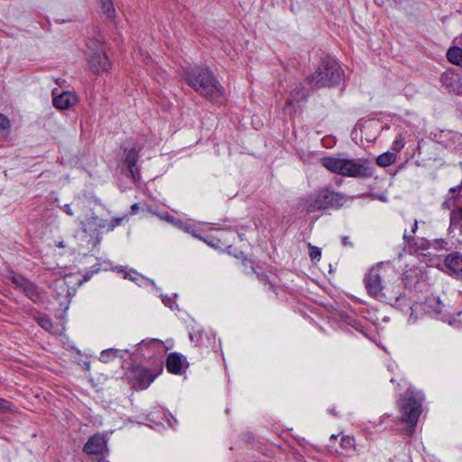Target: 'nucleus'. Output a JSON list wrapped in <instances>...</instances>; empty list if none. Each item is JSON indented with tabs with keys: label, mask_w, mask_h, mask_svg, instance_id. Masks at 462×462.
Wrapping results in <instances>:
<instances>
[{
	"label": "nucleus",
	"mask_w": 462,
	"mask_h": 462,
	"mask_svg": "<svg viewBox=\"0 0 462 462\" xmlns=\"http://www.w3.org/2000/svg\"><path fill=\"white\" fill-rule=\"evenodd\" d=\"M186 83L204 98L217 102L225 95V89L215 75L207 68H195L183 75Z\"/></svg>",
	"instance_id": "1"
},
{
	"label": "nucleus",
	"mask_w": 462,
	"mask_h": 462,
	"mask_svg": "<svg viewBox=\"0 0 462 462\" xmlns=\"http://www.w3.org/2000/svg\"><path fill=\"white\" fill-rule=\"evenodd\" d=\"M346 202V197L340 192L321 189L310 195L304 203L307 212H313L319 209L338 208Z\"/></svg>",
	"instance_id": "2"
},
{
	"label": "nucleus",
	"mask_w": 462,
	"mask_h": 462,
	"mask_svg": "<svg viewBox=\"0 0 462 462\" xmlns=\"http://www.w3.org/2000/svg\"><path fill=\"white\" fill-rule=\"evenodd\" d=\"M343 78V70L335 61H323L309 79L314 88L330 87L338 84Z\"/></svg>",
	"instance_id": "3"
},
{
	"label": "nucleus",
	"mask_w": 462,
	"mask_h": 462,
	"mask_svg": "<svg viewBox=\"0 0 462 462\" xmlns=\"http://www.w3.org/2000/svg\"><path fill=\"white\" fill-rule=\"evenodd\" d=\"M87 48L90 69L95 73L107 71L111 63L105 51L103 42L96 38L88 39Z\"/></svg>",
	"instance_id": "4"
},
{
	"label": "nucleus",
	"mask_w": 462,
	"mask_h": 462,
	"mask_svg": "<svg viewBox=\"0 0 462 462\" xmlns=\"http://www.w3.org/2000/svg\"><path fill=\"white\" fill-rule=\"evenodd\" d=\"M386 272L387 270L383 263H379L369 270L365 279V288L369 295L380 300H384L388 298L382 285V281L385 277Z\"/></svg>",
	"instance_id": "5"
},
{
	"label": "nucleus",
	"mask_w": 462,
	"mask_h": 462,
	"mask_svg": "<svg viewBox=\"0 0 462 462\" xmlns=\"http://www.w3.org/2000/svg\"><path fill=\"white\" fill-rule=\"evenodd\" d=\"M400 411L402 420L411 425L409 430L411 431L421 413L420 403L412 397L404 396L400 401Z\"/></svg>",
	"instance_id": "6"
},
{
	"label": "nucleus",
	"mask_w": 462,
	"mask_h": 462,
	"mask_svg": "<svg viewBox=\"0 0 462 462\" xmlns=\"http://www.w3.org/2000/svg\"><path fill=\"white\" fill-rule=\"evenodd\" d=\"M373 174L374 168L371 162L349 160L347 177L366 179L372 177Z\"/></svg>",
	"instance_id": "7"
},
{
	"label": "nucleus",
	"mask_w": 462,
	"mask_h": 462,
	"mask_svg": "<svg viewBox=\"0 0 462 462\" xmlns=\"http://www.w3.org/2000/svg\"><path fill=\"white\" fill-rule=\"evenodd\" d=\"M9 278L16 288L22 290L32 300H36L39 298L38 290L34 283L14 273H12Z\"/></svg>",
	"instance_id": "8"
},
{
	"label": "nucleus",
	"mask_w": 462,
	"mask_h": 462,
	"mask_svg": "<svg viewBox=\"0 0 462 462\" xmlns=\"http://www.w3.org/2000/svg\"><path fill=\"white\" fill-rule=\"evenodd\" d=\"M132 376L136 383L134 387H137L141 390L147 388L155 378L149 369L142 366L134 367L132 370Z\"/></svg>",
	"instance_id": "9"
},
{
	"label": "nucleus",
	"mask_w": 462,
	"mask_h": 462,
	"mask_svg": "<svg viewBox=\"0 0 462 462\" xmlns=\"http://www.w3.org/2000/svg\"><path fill=\"white\" fill-rule=\"evenodd\" d=\"M79 99L75 93L64 91L53 97V106L60 110L69 109L78 103Z\"/></svg>",
	"instance_id": "10"
},
{
	"label": "nucleus",
	"mask_w": 462,
	"mask_h": 462,
	"mask_svg": "<svg viewBox=\"0 0 462 462\" xmlns=\"http://www.w3.org/2000/svg\"><path fill=\"white\" fill-rule=\"evenodd\" d=\"M106 448V441L102 435L97 434L88 439L84 446L87 454H99Z\"/></svg>",
	"instance_id": "11"
},
{
	"label": "nucleus",
	"mask_w": 462,
	"mask_h": 462,
	"mask_svg": "<svg viewBox=\"0 0 462 462\" xmlns=\"http://www.w3.org/2000/svg\"><path fill=\"white\" fill-rule=\"evenodd\" d=\"M185 367V361L177 353H171L166 359V368L171 374H181Z\"/></svg>",
	"instance_id": "12"
},
{
	"label": "nucleus",
	"mask_w": 462,
	"mask_h": 462,
	"mask_svg": "<svg viewBox=\"0 0 462 462\" xmlns=\"http://www.w3.org/2000/svg\"><path fill=\"white\" fill-rule=\"evenodd\" d=\"M84 232L105 228L106 226L94 213L90 217H85L80 220Z\"/></svg>",
	"instance_id": "13"
},
{
	"label": "nucleus",
	"mask_w": 462,
	"mask_h": 462,
	"mask_svg": "<svg viewBox=\"0 0 462 462\" xmlns=\"http://www.w3.org/2000/svg\"><path fill=\"white\" fill-rule=\"evenodd\" d=\"M445 264L454 273L462 275V256L458 254H448L445 258Z\"/></svg>",
	"instance_id": "14"
},
{
	"label": "nucleus",
	"mask_w": 462,
	"mask_h": 462,
	"mask_svg": "<svg viewBox=\"0 0 462 462\" xmlns=\"http://www.w3.org/2000/svg\"><path fill=\"white\" fill-rule=\"evenodd\" d=\"M344 158L324 157L321 159V164L331 172L339 174L340 167Z\"/></svg>",
	"instance_id": "15"
},
{
	"label": "nucleus",
	"mask_w": 462,
	"mask_h": 462,
	"mask_svg": "<svg viewBox=\"0 0 462 462\" xmlns=\"http://www.w3.org/2000/svg\"><path fill=\"white\" fill-rule=\"evenodd\" d=\"M307 96V90L301 85L297 86L291 93V97L287 100L286 105L291 106L294 102L304 99Z\"/></svg>",
	"instance_id": "16"
},
{
	"label": "nucleus",
	"mask_w": 462,
	"mask_h": 462,
	"mask_svg": "<svg viewBox=\"0 0 462 462\" xmlns=\"http://www.w3.org/2000/svg\"><path fill=\"white\" fill-rule=\"evenodd\" d=\"M447 58L449 62L462 67V49L452 47L447 52Z\"/></svg>",
	"instance_id": "17"
},
{
	"label": "nucleus",
	"mask_w": 462,
	"mask_h": 462,
	"mask_svg": "<svg viewBox=\"0 0 462 462\" xmlns=\"http://www.w3.org/2000/svg\"><path fill=\"white\" fill-rule=\"evenodd\" d=\"M396 160V155L393 152H383L376 159V163L381 167H387L393 164Z\"/></svg>",
	"instance_id": "18"
},
{
	"label": "nucleus",
	"mask_w": 462,
	"mask_h": 462,
	"mask_svg": "<svg viewBox=\"0 0 462 462\" xmlns=\"http://www.w3.org/2000/svg\"><path fill=\"white\" fill-rule=\"evenodd\" d=\"M101 7L105 14L108 18H112L115 16L116 10L114 8L113 1L112 0H100Z\"/></svg>",
	"instance_id": "19"
},
{
	"label": "nucleus",
	"mask_w": 462,
	"mask_h": 462,
	"mask_svg": "<svg viewBox=\"0 0 462 462\" xmlns=\"http://www.w3.org/2000/svg\"><path fill=\"white\" fill-rule=\"evenodd\" d=\"M11 122L7 116L0 114V133L7 134L10 130Z\"/></svg>",
	"instance_id": "20"
},
{
	"label": "nucleus",
	"mask_w": 462,
	"mask_h": 462,
	"mask_svg": "<svg viewBox=\"0 0 462 462\" xmlns=\"http://www.w3.org/2000/svg\"><path fill=\"white\" fill-rule=\"evenodd\" d=\"M137 152L135 149H131L129 152L127 153L125 157V163L127 164V167L134 166L136 165L137 162Z\"/></svg>",
	"instance_id": "21"
},
{
	"label": "nucleus",
	"mask_w": 462,
	"mask_h": 462,
	"mask_svg": "<svg viewBox=\"0 0 462 462\" xmlns=\"http://www.w3.org/2000/svg\"><path fill=\"white\" fill-rule=\"evenodd\" d=\"M309 248H310V257L311 261L312 262L319 261L320 256H321V250L317 246L311 245L310 244L309 245Z\"/></svg>",
	"instance_id": "22"
},
{
	"label": "nucleus",
	"mask_w": 462,
	"mask_h": 462,
	"mask_svg": "<svg viewBox=\"0 0 462 462\" xmlns=\"http://www.w3.org/2000/svg\"><path fill=\"white\" fill-rule=\"evenodd\" d=\"M37 321L38 324L46 330H50L52 328L51 321L47 317H40Z\"/></svg>",
	"instance_id": "23"
},
{
	"label": "nucleus",
	"mask_w": 462,
	"mask_h": 462,
	"mask_svg": "<svg viewBox=\"0 0 462 462\" xmlns=\"http://www.w3.org/2000/svg\"><path fill=\"white\" fill-rule=\"evenodd\" d=\"M13 411V404L5 400L0 398V412H7Z\"/></svg>",
	"instance_id": "24"
},
{
	"label": "nucleus",
	"mask_w": 462,
	"mask_h": 462,
	"mask_svg": "<svg viewBox=\"0 0 462 462\" xmlns=\"http://www.w3.org/2000/svg\"><path fill=\"white\" fill-rule=\"evenodd\" d=\"M354 446H355L354 439H352L348 436L342 437L341 447H343L344 448H354Z\"/></svg>",
	"instance_id": "25"
},
{
	"label": "nucleus",
	"mask_w": 462,
	"mask_h": 462,
	"mask_svg": "<svg viewBox=\"0 0 462 462\" xmlns=\"http://www.w3.org/2000/svg\"><path fill=\"white\" fill-rule=\"evenodd\" d=\"M130 174L134 181H138L140 180V172L136 165L128 167Z\"/></svg>",
	"instance_id": "26"
},
{
	"label": "nucleus",
	"mask_w": 462,
	"mask_h": 462,
	"mask_svg": "<svg viewBox=\"0 0 462 462\" xmlns=\"http://www.w3.org/2000/svg\"><path fill=\"white\" fill-rule=\"evenodd\" d=\"M125 217H116L112 219V221L107 226V230H114V228L117 226H120L124 221Z\"/></svg>",
	"instance_id": "27"
},
{
	"label": "nucleus",
	"mask_w": 462,
	"mask_h": 462,
	"mask_svg": "<svg viewBox=\"0 0 462 462\" xmlns=\"http://www.w3.org/2000/svg\"><path fill=\"white\" fill-rule=\"evenodd\" d=\"M348 162H349L348 159H344V162L340 167V171H339L340 175L346 176L347 171H348Z\"/></svg>",
	"instance_id": "28"
},
{
	"label": "nucleus",
	"mask_w": 462,
	"mask_h": 462,
	"mask_svg": "<svg viewBox=\"0 0 462 462\" xmlns=\"http://www.w3.org/2000/svg\"><path fill=\"white\" fill-rule=\"evenodd\" d=\"M132 214H136L139 211V205L137 203H134L131 207Z\"/></svg>",
	"instance_id": "29"
},
{
	"label": "nucleus",
	"mask_w": 462,
	"mask_h": 462,
	"mask_svg": "<svg viewBox=\"0 0 462 462\" xmlns=\"http://www.w3.org/2000/svg\"><path fill=\"white\" fill-rule=\"evenodd\" d=\"M417 226H418V223L415 220L414 223H413L412 230H411L412 234H414L416 232Z\"/></svg>",
	"instance_id": "30"
},
{
	"label": "nucleus",
	"mask_w": 462,
	"mask_h": 462,
	"mask_svg": "<svg viewBox=\"0 0 462 462\" xmlns=\"http://www.w3.org/2000/svg\"><path fill=\"white\" fill-rule=\"evenodd\" d=\"M456 214L462 218V207L457 209Z\"/></svg>",
	"instance_id": "31"
},
{
	"label": "nucleus",
	"mask_w": 462,
	"mask_h": 462,
	"mask_svg": "<svg viewBox=\"0 0 462 462\" xmlns=\"http://www.w3.org/2000/svg\"><path fill=\"white\" fill-rule=\"evenodd\" d=\"M57 246L60 247V248H64L65 247V244L63 241H60L57 244Z\"/></svg>",
	"instance_id": "32"
},
{
	"label": "nucleus",
	"mask_w": 462,
	"mask_h": 462,
	"mask_svg": "<svg viewBox=\"0 0 462 462\" xmlns=\"http://www.w3.org/2000/svg\"><path fill=\"white\" fill-rule=\"evenodd\" d=\"M164 218H165L167 221H169V222H172V221H173V217H172L171 216H170V215H169V216H167V217H165Z\"/></svg>",
	"instance_id": "33"
},
{
	"label": "nucleus",
	"mask_w": 462,
	"mask_h": 462,
	"mask_svg": "<svg viewBox=\"0 0 462 462\" xmlns=\"http://www.w3.org/2000/svg\"><path fill=\"white\" fill-rule=\"evenodd\" d=\"M65 211H66V213H67V214H69V215H70V216H71V215H73L72 210H71L69 207L66 208V210H65Z\"/></svg>",
	"instance_id": "34"
},
{
	"label": "nucleus",
	"mask_w": 462,
	"mask_h": 462,
	"mask_svg": "<svg viewBox=\"0 0 462 462\" xmlns=\"http://www.w3.org/2000/svg\"><path fill=\"white\" fill-rule=\"evenodd\" d=\"M411 236H408L406 233H404V234H403V238H404L405 240H410V239H411Z\"/></svg>",
	"instance_id": "35"
},
{
	"label": "nucleus",
	"mask_w": 462,
	"mask_h": 462,
	"mask_svg": "<svg viewBox=\"0 0 462 462\" xmlns=\"http://www.w3.org/2000/svg\"><path fill=\"white\" fill-rule=\"evenodd\" d=\"M455 217H456L455 214H452V215H451V220H452L453 222L455 221Z\"/></svg>",
	"instance_id": "36"
},
{
	"label": "nucleus",
	"mask_w": 462,
	"mask_h": 462,
	"mask_svg": "<svg viewBox=\"0 0 462 462\" xmlns=\"http://www.w3.org/2000/svg\"><path fill=\"white\" fill-rule=\"evenodd\" d=\"M398 297H399L398 293H395L394 295H393L392 298L398 299Z\"/></svg>",
	"instance_id": "37"
},
{
	"label": "nucleus",
	"mask_w": 462,
	"mask_h": 462,
	"mask_svg": "<svg viewBox=\"0 0 462 462\" xmlns=\"http://www.w3.org/2000/svg\"><path fill=\"white\" fill-rule=\"evenodd\" d=\"M337 437L336 435H332V436L330 437V439H337Z\"/></svg>",
	"instance_id": "38"
}]
</instances>
